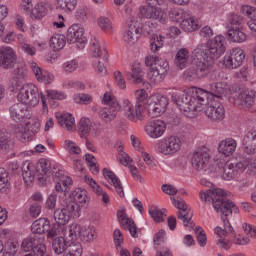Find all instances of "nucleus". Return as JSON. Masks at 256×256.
Instances as JSON below:
<instances>
[{
	"label": "nucleus",
	"instance_id": "nucleus-64",
	"mask_svg": "<svg viewBox=\"0 0 256 256\" xmlns=\"http://www.w3.org/2000/svg\"><path fill=\"white\" fill-rule=\"evenodd\" d=\"M117 151H118V156H117L118 161L125 166L129 165V162L131 161V157H129V155L125 153V150L122 145L118 146Z\"/></svg>",
	"mask_w": 256,
	"mask_h": 256
},
{
	"label": "nucleus",
	"instance_id": "nucleus-38",
	"mask_svg": "<svg viewBox=\"0 0 256 256\" xmlns=\"http://www.w3.org/2000/svg\"><path fill=\"white\" fill-rule=\"evenodd\" d=\"M49 12L47 5L43 2H39L34 6L30 12L31 19H43L45 15Z\"/></svg>",
	"mask_w": 256,
	"mask_h": 256
},
{
	"label": "nucleus",
	"instance_id": "nucleus-56",
	"mask_svg": "<svg viewBox=\"0 0 256 256\" xmlns=\"http://www.w3.org/2000/svg\"><path fill=\"white\" fill-rule=\"evenodd\" d=\"M168 15L172 21L175 23H179V21H183L187 17V13L183 9L173 8L168 12Z\"/></svg>",
	"mask_w": 256,
	"mask_h": 256
},
{
	"label": "nucleus",
	"instance_id": "nucleus-4",
	"mask_svg": "<svg viewBox=\"0 0 256 256\" xmlns=\"http://www.w3.org/2000/svg\"><path fill=\"white\" fill-rule=\"evenodd\" d=\"M17 99L20 103H23L24 105H29L30 107H37L41 99L39 88L31 83L24 84L18 92Z\"/></svg>",
	"mask_w": 256,
	"mask_h": 256
},
{
	"label": "nucleus",
	"instance_id": "nucleus-3",
	"mask_svg": "<svg viewBox=\"0 0 256 256\" xmlns=\"http://www.w3.org/2000/svg\"><path fill=\"white\" fill-rule=\"evenodd\" d=\"M193 55L198 61L195 63L194 68H189L186 71L187 77H192L193 79L209 77V75L213 73V63L215 60L206 58L203 54L197 53V48L194 49Z\"/></svg>",
	"mask_w": 256,
	"mask_h": 256
},
{
	"label": "nucleus",
	"instance_id": "nucleus-36",
	"mask_svg": "<svg viewBox=\"0 0 256 256\" xmlns=\"http://www.w3.org/2000/svg\"><path fill=\"white\" fill-rule=\"evenodd\" d=\"M227 35L228 39L233 43H245L247 41V34L241 31L240 28H230Z\"/></svg>",
	"mask_w": 256,
	"mask_h": 256
},
{
	"label": "nucleus",
	"instance_id": "nucleus-29",
	"mask_svg": "<svg viewBox=\"0 0 256 256\" xmlns=\"http://www.w3.org/2000/svg\"><path fill=\"white\" fill-rule=\"evenodd\" d=\"M15 149V142L11 138V134L7 131H0V151L3 153H11Z\"/></svg>",
	"mask_w": 256,
	"mask_h": 256
},
{
	"label": "nucleus",
	"instance_id": "nucleus-15",
	"mask_svg": "<svg viewBox=\"0 0 256 256\" xmlns=\"http://www.w3.org/2000/svg\"><path fill=\"white\" fill-rule=\"evenodd\" d=\"M124 115L129 121H143L145 114L143 112V104L133 106L131 101L124 100Z\"/></svg>",
	"mask_w": 256,
	"mask_h": 256
},
{
	"label": "nucleus",
	"instance_id": "nucleus-40",
	"mask_svg": "<svg viewBox=\"0 0 256 256\" xmlns=\"http://www.w3.org/2000/svg\"><path fill=\"white\" fill-rule=\"evenodd\" d=\"M64 236L70 243H74L77 241V237H81V226L79 224H71L68 229L64 232Z\"/></svg>",
	"mask_w": 256,
	"mask_h": 256
},
{
	"label": "nucleus",
	"instance_id": "nucleus-33",
	"mask_svg": "<svg viewBox=\"0 0 256 256\" xmlns=\"http://www.w3.org/2000/svg\"><path fill=\"white\" fill-rule=\"evenodd\" d=\"M176 67L183 70L189 65V50L181 48L175 56Z\"/></svg>",
	"mask_w": 256,
	"mask_h": 256
},
{
	"label": "nucleus",
	"instance_id": "nucleus-31",
	"mask_svg": "<svg viewBox=\"0 0 256 256\" xmlns=\"http://www.w3.org/2000/svg\"><path fill=\"white\" fill-rule=\"evenodd\" d=\"M59 125L66 131H73L75 127V117L71 113H64L56 116Z\"/></svg>",
	"mask_w": 256,
	"mask_h": 256
},
{
	"label": "nucleus",
	"instance_id": "nucleus-18",
	"mask_svg": "<svg viewBox=\"0 0 256 256\" xmlns=\"http://www.w3.org/2000/svg\"><path fill=\"white\" fill-rule=\"evenodd\" d=\"M233 212L237 213V206H235V203H233L231 200L218 209V213H221V220L223 221L224 229H226V231L229 233H233L235 231L228 218L230 215H233Z\"/></svg>",
	"mask_w": 256,
	"mask_h": 256
},
{
	"label": "nucleus",
	"instance_id": "nucleus-16",
	"mask_svg": "<svg viewBox=\"0 0 256 256\" xmlns=\"http://www.w3.org/2000/svg\"><path fill=\"white\" fill-rule=\"evenodd\" d=\"M171 201L174 207L178 209L177 218L184 223H191V220L193 219V211L189 209L185 200H183V198H171Z\"/></svg>",
	"mask_w": 256,
	"mask_h": 256
},
{
	"label": "nucleus",
	"instance_id": "nucleus-43",
	"mask_svg": "<svg viewBox=\"0 0 256 256\" xmlns=\"http://www.w3.org/2000/svg\"><path fill=\"white\" fill-rule=\"evenodd\" d=\"M53 217L57 225H67V223H69V219H71V216L65 211L64 208L54 210Z\"/></svg>",
	"mask_w": 256,
	"mask_h": 256
},
{
	"label": "nucleus",
	"instance_id": "nucleus-61",
	"mask_svg": "<svg viewBox=\"0 0 256 256\" xmlns=\"http://www.w3.org/2000/svg\"><path fill=\"white\" fill-rule=\"evenodd\" d=\"M12 131L16 135V137H19L24 141L27 139V128L26 126H23V124L17 123L13 126Z\"/></svg>",
	"mask_w": 256,
	"mask_h": 256
},
{
	"label": "nucleus",
	"instance_id": "nucleus-27",
	"mask_svg": "<svg viewBox=\"0 0 256 256\" xmlns=\"http://www.w3.org/2000/svg\"><path fill=\"white\" fill-rule=\"evenodd\" d=\"M218 149L226 157H231L237 151V141L233 138H226L219 143Z\"/></svg>",
	"mask_w": 256,
	"mask_h": 256
},
{
	"label": "nucleus",
	"instance_id": "nucleus-35",
	"mask_svg": "<svg viewBox=\"0 0 256 256\" xmlns=\"http://www.w3.org/2000/svg\"><path fill=\"white\" fill-rule=\"evenodd\" d=\"M181 28L183 31H186V33H193V31L201 29V23L194 17H188L182 20Z\"/></svg>",
	"mask_w": 256,
	"mask_h": 256
},
{
	"label": "nucleus",
	"instance_id": "nucleus-14",
	"mask_svg": "<svg viewBox=\"0 0 256 256\" xmlns=\"http://www.w3.org/2000/svg\"><path fill=\"white\" fill-rule=\"evenodd\" d=\"M211 156L209 155V149L207 147L198 148L191 159L192 167L196 169V171H202L205 169L207 165H209V160Z\"/></svg>",
	"mask_w": 256,
	"mask_h": 256
},
{
	"label": "nucleus",
	"instance_id": "nucleus-7",
	"mask_svg": "<svg viewBox=\"0 0 256 256\" xmlns=\"http://www.w3.org/2000/svg\"><path fill=\"white\" fill-rule=\"evenodd\" d=\"M181 150V139L179 136H167L156 144V151L161 155H175Z\"/></svg>",
	"mask_w": 256,
	"mask_h": 256
},
{
	"label": "nucleus",
	"instance_id": "nucleus-41",
	"mask_svg": "<svg viewBox=\"0 0 256 256\" xmlns=\"http://www.w3.org/2000/svg\"><path fill=\"white\" fill-rule=\"evenodd\" d=\"M22 177L25 183H33L35 180V172L33 171V164L26 162L22 166Z\"/></svg>",
	"mask_w": 256,
	"mask_h": 256
},
{
	"label": "nucleus",
	"instance_id": "nucleus-37",
	"mask_svg": "<svg viewBox=\"0 0 256 256\" xmlns=\"http://www.w3.org/2000/svg\"><path fill=\"white\" fill-rule=\"evenodd\" d=\"M17 39L19 47L23 51V53L29 55L30 57H33V55L37 53V49L33 45L27 43V39L25 38V36H23V34H18Z\"/></svg>",
	"mask_w": 256,
	"mask_h": 256
},
{
	"label": "nucleus",
	"instance_id": "nucleus-59",
	"mask_svg": "<svg viewBox=\"0 0 256 256\" xmlns=\"http://www.w3.org/2000/svg\"><path fill=\"white\" fill-rule=\"evenodd\" d=\"M156 71L161 73L162 75L167 76V72L169 71V62L165 59L158 58V61L152 66Z\"/></svg>",
	"mask_w": 256,
	"mask_h": 256
},
{
	"label": "nucleus",
	"instance_id": "nucleus-26",
	"mask_svg": "<svg viewBox=\"0 0 256 256\" xmlns=\"http://www.w3.org/2000/svg\"><path fill=\"white\" fill-rule=\"evenodd\" d=\"M243 151L247 155H255L256 153V131H249L243 138Z\"/></svg>",
	"mask_w": 256,
	"mask_h": 256
},
{
	"label": "nucleus",
	"instance_id": "nucleus-1",
	"mask_svg": "<svg viewBox=\"0 0 256 256\" xmlns=\"http://www.w3.org/2000/svg\"><path fill=\"white\" fill-rule=\"evenodd\" d=\"M172 99L185 117L193 119L197 117L199 111H203V105H206L209 99V93L204 89L196 88L189 93L174 94L172 95Z\"/></svg>",
	"mask_w": 256,
	"mask_h": 256
},
{
	"label": "nucleus",
	"instance_id": "nucleus-48",
	"mask_svg": "<svg viewBox=\"0 0 256 256\" xmlns=\"http://www.w3.org/2000/svg\"><path fill=\"white\" fill-rule=\"evenodd\" d=\"M91 120L87 117H83L80 119L78 131L80 133V137H87L88 133H91Z\"/></svg>",
	"mask_w": 256,
	"mask_h": 256
},
{
	"label": "nucleus",
	"instance_id": "nucleus-13",
	"mask_svg": "<svg viewBox=\"0 0 256 256\" xmlns=\"http://www.w3.org/2000/svg\"><path fill=\"white\" fill-rule=\"evenodd\" d=\"M139 23L133 18L126 23V28L123 35V41L127 43V45H135L139 36L141 35V28H139Z\"/></svg>",
	"mask_w": 256,
	"mask_h": 256
},
{
	"label": "nucleus",
	"instance_id": "nucleus-17",
	"mask_svg": "<svg viewBox=\"0 0 256 256\" xmlns=\"http://www.w3.org/2000/svg\"><path fill=\"white\" fill-rule=\"evenodd\" d=\"M17 54L15 50L9 46L0 47V67L3 69H11L15 66Z\"/></svg>",
	"mask_w": 256,
	"mask_h": 256
},
{
	"label": "nucleus",
	"instance_id": "nucleus-42",
	"mask_svg": "<svg viewBox=\"0 0 256 256\" xmlns=\"http://www.w3.org/2000/svg\"><path fill=\"white\" fill-rule=\"evenodd\" d=\"M208 95H212V97H216V99H221L223 93H225V84L223 82L211 83L209 85V91H206Z\"/></svg>",
	"mask_w": 256,
	"mask_h": 256
},
{
	"label": "nucleus",
	"instance_id": "nucleus-11",
	"mask_svg": "<svg viewBox=\"0 0 256 256\" xmlns=\"http://www.w3.org/2000/svg\"><path fill=\"white\" fill-rule=\"evenodd\" d=\"M243 61H245V52L243 49L233 48L229 53H226L223 63L227 69H237V67L243 65Z\"/></svg>",
	"mask_w": 256,
	"mask_h": 256
},
{
	"label": "nucleus",
	"instance_id": "nucleus-55",
	"mask_svg": "<svg viewBox=\"0 0 256 256\" xmlns=\"http://www.w3.org/2000/svg\"><path fill=\"white\" fill-rule=\"evenodd\" d=\"M80 237L86 243H89L91 241H94L97 238V231H95V228L93 227L85 228L80 232Z\"/></svg>",
	"mask_w": 256,
	"mask_h": 256
},
{
	"label": "nucleus",
	"instance_id": "nucleus-12",
	"mask_svg": "<svg viewBox=\"0 0 256 256\" xmlns=\"http://www.w3.org/2000/svg\"><path fill=\"white\" fill-rule=\"evenodd\" d=\"M204 108L205 115L212 121H223L225 119V107L221 102L207 100Z\"/></svg>",
	"mask_w": 256,
	"mask_h": 256
},
{
	"label": "nucleus",
	"instance_id": "nucleus-50",
	"mask_svg": "<svg viewBox=\"0 0 256 256\" xmlns=\"http://www.w3.org/2000/svg\"><path fill=\"white\" fill-rule=\"evenodd\" d=\"M11 187L9 181V172L5 168H0V191L1 193L7 192V189Z\"/></svg>",
	"mask_w": 256,
	"mask_h": 256
},
{
	"label": "nucleus",
	"instance_id": "nucleus-32",
	"mask_svg": "<svg viewBox=\"0 0 256 256\" xmlns=\"http://www.w3.org/2000/svg\"><path fill=\"white\" fill-rule=\"evenodd\" d=\"M126 79L132 83H143V70L139 64L132 65V72L126 71Z\"/></svg>",
	"mask_w": 256,
	"mask_h": 256
},
{
	"label": "nucleus",
	"instance_id": "nucleus-63",
	"mask_svg": "<svg viewBox=\"0 0 256 256\" xmlns=\"http://www.w3.org/2000/svg\"><path fill=\"white\" fill-rule=\"evenodd\" d=\"M83 246L81 243H76L74 246H70L68 251L63 256H82Z\"/></svg>",
	"mask_w": 256,
	"mask_h": 256
},
{
	"label": "nucleus",
	"instance_id": "nucleus-28",
	"mask_svg": "<svg viewBox=\"0 0 256 256\" xmlns=\"http://www.w3.org/2000/svg\"><path fill=\"white\" fill-rule=\"evenodd\" d=\"M90 50L92 51V57H102L104 61L109 59V54L107 49L97 38L91 40L90 43Z\"/></svg>",
	"mask_w": 256,
	"mask_h": 256
},
{
	"label": "nucleus",
	"instance_id": "nucleus-49",
	"mask_svg": "<svg viewBox=\"0 0 256 256\" xmlns=\"http://www.w3.org/2000/svg\"><path fill=\"white\" fill-rule=\"evenodd\" d=\"M237 177V171L235 170L233 163L227 162L223 167L222 179L224 181H231Z\"/></svg>",
	"mask_w": 256,
	"mask_h": 256
},
{
	"label": "nucleus",
	"instance_id": "nucleus-24",
	"mask_svg": "<svg viewBox=\"0 0 256 256\" xmlns=\"http://www.w3.org/2000/svg\"><path fill=\"white\" fill-rule=\"evenodd\" d=\"M77 245L75 242H71V240H67L65 237H57L52 242V251L55 255H65L67 251H69V247H73Z\"/></svg>",
	"mask_w": 256,
	"mask_h": 256
},
{
	"label": "nucleus",
	"instance_id": "nucleus-60",
	"mask_svg": "<svg viewBox=\"0 0 256 256\" xmlns=\"http://www.w3.org/2000/svg\"><path fill=\"white\" fill-rule=\"evenodd\" d=\"M79 68V62L75 59L67 60L62 64V70L64 73H74Z\"/></svg>",
	"mask_w": 256,
	"mask_h": 256
},
{
	"label": "nucleus",
	"instance_id": "nucleus-51",
	"mask_svg": "<svg viewBox=\"0 0 256 256\" xmlns=\"http://www.w3.org/2000/svg\"><path fill=\"white\" fill-rule=\"evenodd\" d=\"M39 175H51V162L47 158H41L37 163Z\"/></svg>",
	"mask_w": 256,
	"mask_h": 256
},
{
	"label": "nucleus",
	"instance_id": "nucleus-20",
	"mask_svg": "<svg viewBox=\"0 0 256 256\" xmlns=\"http://www.w3.org/2000/svg\"><path fill=\"white\" fill-rule=\"evenodd\" d=\"M117 217L121 227L124 228L125 231H129L130 235L134 237V239H137L139 234L137 233V224H135V220L127 217L125 210L118 211Z\"/></svg>",
	"mask_w": 256,
	"mask_h": 256
},
{
	"label": "nucleus",
	"instance_id": "nucleus-25",
	"mask_svg": "<svg viewBox=\"0 0 256 256\" xmlns=\"http://www.w3.org/2000/svg\"><path fill=\"white\" fill-rule=\"evenodd\" d=\"M103 176L106 180L109 181L116 190V193H118L119 197L123 198L125 197V190L123 188V184L121 183V180L113 171L108 170L107 168L103 169Z\"/></svg>",
	"mask_w": 256,
	"mask_h": 256
},
{
	"label": "nucleus",
	"instance_id": "nucleus-58",
	"mask_svg": "<svg viewBox=\"0 0 256 256\" xmlns=\"http://www.w3.org/2000/svg\"><path fill=\"white\" fill-rule=\"evenodd\" d=\"M163 39H165V37L157 36V35H154L150 39V48H151V51H153V53H157V51H159L163 47L165 43Z\"/></svg>",
	"mask_w": 256,
	"mask_h": 256
},
{
	"label": "nucleus",
	"instance_id": "nucleus-2",
	"mask_svg": "<svg viewBox=\"0 0 256 256\" xmlns=\"http://www.w3.org/2000/svg\"><path fill=\"white\" fill-rule=\"evenodd\" d=\"M227 51V38L223 35H217L210 39L206 44H200L196 47V53L203 55L206 59H219Z\"/></svg>",
	"mask_w": 256,
	"mask_h": 256
},
{
	"label": "nucleus",
	"instance_id": "nucleus-44",
	"mask_svg": "<svg viewBox=\"0 0 256 256\" xmlns=\"http://www.w3.org/2000/svg\"><path fill=\"white\" fill-rule=\"evenodd\" d=\"M233 167L237 173V171H245L247 167H251L252 169H256V158L248 157L245 160H241L237 163H233Z\"/></svg>",
	"mask_w": 256,
	"mask_h": 256
},
{
	"label": "nucleus",
	"instance_id": "nucleus-47",
	"mask_svg": "<svg viewBox=\"0 0 256 256\" xmlns=\"http://www.w3.org/2000/svg\"><path fill=\"white\" fill-rule=\"evenodd\" d=\"M75 7H77V0H56L58 11H74Z\"/></svg>",
	"mask_w": 256,
	"mask_h": 256
},
{
	"label": "nucleus",
	"instance_id": "nucleus-30",
	"mask_svg": "<svg viewBox=\"0 0 256 256\" xmlns=\"http://www.w3.org/2000/svg\"><path fill=\"white\" fill-rule=\"evenodd\" d=\"M256 92L253 89L242 90L238 99L243 107H253L255 103Z\"/></svg>",
	"mask_w": 256,
	"mask_h": 256
},
{
	"label": "nucleus",
	"instance_id": "nucleus-52",
	"mask_svg": "<svg viewBox=\"0 0 256 256\" xmlns=\"http://www.w3.org/2000/svg\"><path fill=\"white\" fill-rule=\"evenodd\" d=\"M147 77L151 83H154V85H159V83H163L165 77L167 76L165 74H161V72H158V70L151 67Z\"/></svg>",
	"mask_w": 256,
	"mask_h": 256
},
{
	"label": "nucleus",
	"instance_id": "nucleus-45",
	"mask_svg": "<svg viewBox=\"0 0 256 256\" xmlns=\"http://www.w3.org/2000/svg\"><path fill=\"white\" fill-rule=\"evenodd\" d=\"M64 211L70 216V217H79V211H81V206L77 204L75 201H66L63 204Z\"/></svg>",
	"mask_w": 256,
	"mask_h": 256
},
{
	"label": "nucleus",
	"instance_id": "nucleus-21",
	"mask_svg": "<svg viewBox=\"0 0 256 256\" xmlns=\"http://www.w3.org/2000/svg\"><path fill=\"white\" fill-rule=\"evenodd\" d=\"M29 65L39 83H45V85H51V83H53V79H55L53 74L49 73V71L41 69L39 64L34 61H31Z\"/></svg>",
	"mask_w": 256,
	"mask_h": 256
},
{
	"label": "nucleus",
	"instance_id": "nucleus-39",
	"mask_svg": "<svg viewBox=\"0 0 256 256\" xmlns=\"http://www.w3.org/2000/svg\"><path fill=\"white\" fill-rule=\"evenodd\" d=\"M148 213L150 217H152L153 221L156 223H163L165 221V217H167V210L166 209H159L157 206H150Z\"/></svg>",
	"mask_w": 256,
	"mask_h": 256
},
{
	"label": "nucleus",
	"instance_id": "nucleus-5",
	"mask_svg": "<svg viewBox=\"0 0 256 256\" xmlns=\"http://www.w3.org/2000/svg\"><path fill=\"white\" fill-rule=\"evenodd\" d=\"M103 101L107 106L99 110L100 118L105 123H111V121H114L117 117V113H119L121 105H119V101H117L115 96L108 93L104 94Z\"/></svg>",
	"mask_w": 256,
	"mask_h": 256
},
{
	"label": "nucleus",
	"instance_id": "nucleus-9",
	"mask_svg": "<svg viewBox=\"0 0 256 256\" xmlns=\"http://www.w3.org/2000/svg\"><path fill=\"white\" fill-rule=\"evenodd\" d=\"M147 105L149 117H161V115L165 113L166 107L169 105V100H167V97L162 95L151 96L147 100Z\"/></svg>",
	"mask_w": 256,
	"mask_h": 256
},
{
	"label": "nucleus",
	"instance_id": "nucleus-62",
	"mask_svg": "<svg viewBox=\"0 0 256 256\" xmlns=\"http://www.w3.org/2000/svg\"><path fill=\"white\" fill-rule=\"evenodd\" d=\"M74 101L80 105H89L93 102V98L89 94L80 93L74 95Z\"/></svg>",
	"mask_w": 256,
	"mask_h": 256
},
{
	"label": "nucleus",
	"instance_id": "nucleus-54",
	"mask_svg": "<svg viewBox=\"0 0 256 256\" xmlns=\"http://www.w3.org/2000/svg\"><path fill=\"white\" fill-rule=\"evenodd\" d=\"M241 25H243V17L232 14L226 23V29L230 31V29H241Z\"/></svg>",
	"mask_w": 256,
	"mask_h": 256
},
{
	"label": "nucleus",
	"instance_id": "nucleus-34",
	"mask_svg": "<svg viewBox=\"0 0 256 256\" xmlns=\"http://www.w3.org/2000/svg\"><path fill=\"white\" fill-rule=\"evenodd\" d=\"M14 75L15 76L12 78V85L14 89H19L27 77V69L23 66H19L14 69Z\"/></svg>",
	"mask_w": 256,
	"mask_h": 256
},
{
	"label": "nucleus",
	"instance_id": "nucleus-57",
	"mask_svg": "<svg viewBox=\"0 0 256 256\" xmlns=\"http://www.w3.org/2000/svg\"><path fill=\"white\" fill-rule=\"evenodd\" d=\"M72 197L74 202L80 205L87 203V190L77 188L74 192H72Z\"/></svg>",
	"mask_w": 256,
	"mask_h": 256
},
{
	"label": "nucleus",
	"instance_id": "nucleus-22",
	"mask_svg": "<svg viewBox=\"0 0 256 256\" xmlns=\"http://www.w3.org/2000/svg\"><path fill=\"white\" fill-rule=\"evenodd\" d=\"M9 112L12 121H15V123H23V121L27 119V114L29 113L27 110V105L22 102L13 104L10 107Z\"/></svg>",
	"mask_w": 256,
	"mask_h": 256
},
{
	"label": "nucleus",
	"instance_id": "nucleus-8",
	"mask_svg": "<svg viewBox=\"0 0 256 256\" xmlns=\"http://www.w3.org/2000/svg\"><path fill=\"white\" fill-rule=\"evenodd\" d=\"M158 5L159 1L157 0H147V6H143L140 9L142 17L154 19V21H158V23H165V21H167V14H165L161 8L157 7Z\"/></svg>",
	"mask_w": 256,
	"mask_h": 256
},
{
	"label": "nucleus",
	"instance_id": "nucleus-10",
	"mask_svg": "<svg viewBox=\"0 0 256 256\" xmlns=\"http://www.w3.org/2000/svg\"><path fill=\"white\" fill-rule=\"evenodd\" d=\"M67 43L73 45L77 43L78 49H84L87 44V39L85 38V32L83 28L79 27L77 24H73L69 27L66 34Z\"/></svg>",
	"mask_w": 256,
	"mask_h": 256
},
{
	"label": "nucleus",
	"instance_id": "nucleus-53",
	"mask_svg": "<svg viewBox=\"0 0 256 256\" xmlns=\"http://www.w3.org/2000/svg\"><path fill=\"white\" fill-rule=\"evenodd\" d=\"M25 127H26V131H27L26 136H27V139H29V136L31 134L35 135V134L39 133V129H41V123L37 119H32V120H29L28 122H26Z\"/></svg>",
	"mask_w": 256,
	"mask_h": 256
},
{
	"label": "nucleus",
	"instance_id": "nucleus-46",
	"mask_svg": "<svg viewBox=\"0 0 256 256\" xmlns=\"http://www.w3.org/2000/svg\"><path fill=\"white\" fill-rule=\"evenodd\" d=\"M65 36L61 34H55L50 39V47L53 51H61L65 47Z\"/></svg>",
	"mask_w": 256,
	"mask_h": 256
},
{
	"label": "nucleus",
	"instance_id": "nucleus-19",
	"mask_svg": "<svg viewBox=\"0 0 256 256\" xmlns=\"http://www.w3.org/2000/svg\"><path fill=\"white\" fill-rule=\"evenodd\" d=\"M167 129V124L163 120H154L149 122L145 126L146 134L151 137V139H159L163 137Z\"/></svg>",
	"mask_w": 256,
	"mask_h": 256
},
{
	"label": "nucleus",
	"instance_id": "nucleus-23",
	"mask_svg": "<svg viewBox=\"0 0 256 256\" xmlns=\"http://www.w3.org/2000/svg\"><path fill=\"white\" fill-rule=\"evenodd\" d=\"M50 222L47 218H39L31 225V234L40 239H45V233L50 229Z\"/></svg>",
	"mask_w": 256,
	"mask_h": 256
},
{
	"label": "nucleus",
	"instance_id": "nucleus-6",
	"mask_svg": "<svg viewBox=\"0 0 256 256\" xmlns=\"http://www.w3.org/2000/svg\"><path fill=\"white\" fill-rule=\"evenodd\" d=\"M199 196L201 201L213 203V208L216 212H219V209L230 201L227 199V194L223 189L208 190L206 192L201 191Z\"/></svg>",
	"mask_w": 256,
	"mask_h": 256
}]
</instances>
